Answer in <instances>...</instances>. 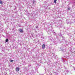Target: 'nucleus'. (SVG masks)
<instances>
[{"label":"nucleus","instance_id":"obj_1","mask_svg":"<svg viewBox=\"0 0 75 75\" xmlns=\"http://www.w3.org/2000/svg\"><path fill=\"white\" fill-rule=\"evenodd\" d=\"M51 43H52V44L54 45L56 44V42L55 41L54 39H53L51 40Z\"/></svg>","mask_w":75,"mask_h":75},{"label":"nucleus","instance_id":"obj_2","mask_svg":"<svg viewBox=\"0 0 75 75\" xmlns=\"http://www.w3.org/2000/svg\"><path fill=\"white\" fill-rule=\"evenodd\" d=\"M53 33L54 34V35H56L57 38V37H59V36H58L59 35V34H57V33H56L54 31H53Z\"/></svg>","mask_w":75,"mask_h":75},{"label":"nucleus","instance_id":"obj_3","mask_svg":"<svg viewBox=\"0 0 75 75\" xmlns=\"http://www.w3.org/2000/svg\"><path fill=\"white\" fill-rule=\"evenodd\" d=\"M60 49L62 51H64L63 52H65V48L64 47H60Z\"/></svg>","mask_w":75,"mask_h":75},{"label":"nucleus","instance_id":"obj_4","mask_svg":"<svg viewBox=\"0 0 75 75\" xmlns=\"http://www.w3.org/2000/svg\"><path fill=\"white\" fill-rule=\"evenodd\" d=\"M37 2V1H35V0H33V4L34 6H35V4H36V3Z\"/></svg>","mask_w":75,"mask_h":75},{"label":"nucleus","instance_id":"obj_5","mask_svg":"<svg viewBox=\"0 0 75 75\" xmlns=\"http://www.w3.org/2000/svg\"><path fill=\"white\" fill-rule=\"evenodd\" d=\"M4 25H3V24L2 23L0 22V26L1 27H2L3 28V27H4Z\"/></svg>","mask_w":75,"mask_h":75},{"label":"nucleus","instance_id":"obj_6","mask_svg":"<svg viewBox=\"0 0 75 75\" xmlns=\"http://www.w3.org/2000/svg\"><path fill=\"white\" fill-rule=\"evenodd\" d=\"M16 71H20V69L17 67L16 68Z\"/></svg>","mask_w":75,"mask_h":75},{"label":"nucleus","instance_id":"obj_7","mask_svg":"<svg viewBox=\"0 0 75 75\" xmlns=\"http://www.w3.org/2000/svg\"><path fill=\"white\" fill-rule=\"evenodd\" d=\"M19 30L20 33H23V29H20Z\"/></svg>","mask_w":75,"mask_h":75},{"label":"nucleus","instance_id":"obj_8","mask_svg":"<svg viewBox=\"0 0 75 75\" xmlns=\"http://www.w3.org/2000/svg\"><path fill=\"white\" fill-rule=\"evenodd\" d=\"M45 47V45L44 44H43L42 45V48L43 49H44Z\"/></svg>","mask_w":75,"mask_h":75},{"label":"nucleus","instance_id":"obj_9","mask_svg":"<svg viewBox=\"0 0 75 75\" xmlns=\"http://www.w3.org/2000/svg\"><path fill=\"white\" fill-rule=\"evenodd\" d=\"M71 8L69 7H67V10H70L71 11Z\"/></svg>","mask_w":75,"mask_h":75},{"label":"nucleus","instance_id":"obj_10","mask_svg":"<svg viewBox=\"0 0 75 75\" xmlns=\"http://www.w3.org/2000/svg\"><path fill=\"white\" fill-rule=\"evenodd\" d=\"M8 41V38H6L5 40V42H7Z\"/></svg>","mask_w":75,"mask_h":75},{"label":"nucleus","instance_id":"obj_11","mask_svg":"<svg viewBox=\"0 0 75 75\" xmlns=\"http://www.w3.org/2000/svg\"><path fill=\"white\" fill-rule=\"evenodd\" d=\"M38 64H36V69H38Z\"/></svg>","mask_w":75,"mask_h":75},{"label":"nucleus","instance_id":"obj_12","mask_svg":"<svg viewBox=\"0 0 75 75\" xmlns=\"http://www.w3.org/2000/svg\"><path fill=\"white\" fill-rule=\"evenodd\" d=\"M0 4H3V1H0Z\"/></svg>","mask_w":75,"mask_h":75},{"label":"nucleus","instance_id":"obj_13","mask_svg":"<svg viewBox=\"0 0 75 75\" xmlns=\"http://www.w3.org/2000/svg\"><path fill=\"white\" fill-rule=\"evenodd\" d=\"M57 0H54V3H57Z\"/></svg>","mask_w":75,"mask_h":75},{"label":"nucleus","instance_id":"obj_14","mask_svg":"<svg viewBox=\"0 0 75 75\" xmlns=\"http://www.w3.org/2000/svg\"><path fill=\"white\" fill-rule=\"evenodd\" d=\"M66 72H69V70H68L67 69L65 70Z\"/></svg>","mask_w":75,"mask_h":75},{"label":"nucleus","instance_id":"obj_15","mask_svg":"<svg viewBox=\"0 0 75 75\" xmlns=\"http://www.w3.org/2000/svg\"><path fill=\"white\" fill-rule=\"evenodd\" d=\"M31 36H32V37H33V38H34V35H33V34H31Z\"/></svg>","mask_w":75,"mask_h":75},{"label":"nucleus","instance_id":"obj_16","mask_svg":"<svg viewBox=\"0 0 75 75\" xmlns=\"http://www.w3.org/2000/svg\"><path fill=\"white\" fill-rule=\"evenodd\" d=\"M38 26H36V28H38Z\"/></svg>","mask_w":75,"mask_h":75},{"label":"nucleus","instance_id":"obj_17","mask_svg":"<svg viewBox=\"0 0 75 75\" xmlns=\"http://www.w3.org/2000/svg\"><path fill=\"white\" fill-rule=\"evenodd\" d=\"M60 35H59L60 37L62 36V35L61 34V33H60Z\"/></svg>","mask_w":75,"mask_h":75},{"label":"nucleus","instance_id":"obj_18","mask_svg":"<svg viewBox=\"0 0 75 75\" xmlns=\"http://www.w3.org/2000/svg\"><path fill=\"white\" fill-rule=\"evenodd\" d=\"M64 69H67V67H64Z\"/></svg>","mask_w":75,"mask_h":75},{"label":"nucleus","instance_id":"obj_19","mask_svg":"<svg viewBox=\"0 0 75 75\" xmlns=\"http://www.w3.org/2000/svg\"><path fill=\"white\" fill-rule=\"evenodd\" d=\"M10 62H13V60H11L10 61Z\"/></svg>","mask_w":75,"mask_h":75},{"label":"nucleus","instance_id":"obj_20","mask_svg":"<svg viewBox=\"0 0 75 75\" xmlns=\"http://www.w3.org/2000/svg\"><path fill=\"white\" fill-rule=\"evenodd\" d=\"M56 75H59L58 73H57V74H56Z\"/></svg>","mask_w":75,"mask_h":75},{"label":"nucleus","instance_id":"obj_21","mask_svg":"<svg viewBox=\"0 0 75 75\" xmlns=\"http://www.w3.org/2000/svg\"><path fill=\"white\" fill-rule=\"evenodd\" d=\"M62 61H65V60H63V59H62Z\"/></svg>","mask_w":75,"mask_h":75},{"label":"nucleus","instance_id":"obj_22","mask_svg":"<svg viewBox=\"0 0 75 75\" xmlns=\"http://www.w3.org/2000/svg\"><path fill=\"white\" fill-rule=\"evenodd\" d=\"M62 38H63V39H64V38H65L64 37L63 38V36L62 37Z\"/></svg>","mask_w":75,"mask_h":75},{"label":"nucleus","instance_id":"obj_23","mask_svg":"<svg viewBox=\"0 0 75 75\" xmlns=\"http://www.w3.org/2000/svg\"><path fill=\"white\" fill-rule=\"evenodd\" d=\"M49 63H50V60L48 61Z\"/></svg>","mask_w":75,"mask_h":75},{"label":"nucleus","instance_id":"obj_24","mask_svg":"<svg viewBox=\"0 0 75 75\" xmlns=\"http://www.w3.org/2000/svg\"><path fill=\"white\" fill-rule=\"evenodd\" d=\"M61 69V68L60 67H59V69Z\"/></svg>","mask_w":75,"mask_h":75},{"label":"nucleus","instance_id":"obj_25","mask_svg":"<svg viewBox=\"0 0 75 75\" xmlns=\"http://www.w3.org/2000/svg\"><path fill=\"white\" fill-rule=\"evenodd\" d=\"M16 7H15V10H16Z\"/></svg>","mask_w":75,"mask_h":75},{"label":"nucleus","instance_id":"obj_26","mask_svg":"<svg viewBox=\"0 0 75 75\" xmlns=\"http://www.w3.org/2000/svg\"><path fill=\"white\" fill-rule=\"evenodd\" d=\"M73 50H74V49H73Z\"/></svg>","mask_w":75,"mask_h":75},{"label":"nucleus","instance_id":"obj_27","mask_svg":"<svg viewBox=\"0 0 75 75\" xmlns=\"http://www.w3.org/2000/svg\"><path fill=\"white\" fill-rule=\"evenodd\" d=\"M47 64H48V63H47Z\"/></svg>","mask_w":75,"mask_h":75}]
</instances>
